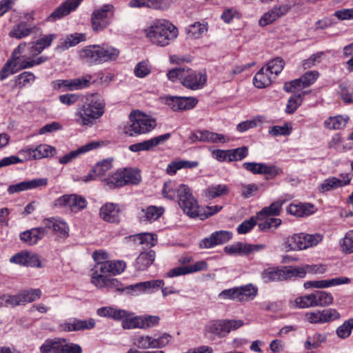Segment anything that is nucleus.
I'll return each instance as SVG.
<instances>
[{
  "mask_svg": "<svg viewBox=\"0 0 353 353\" xmlns=\"http://www.w3.org/2000/svg\"><path fill=\"white\" fill-rule=\"evenodd\" d=\"M105 103L98 93L86 95L74 114L75 122L81 126H92L105 112Z\"/></svg>",
  "mask_w": 353,
  "mask_h": 353,
  "instance_id": "nucleus-1",
  "label": "nucleus"
},
{
  "mask_svg": "<svg viewBox=\"0 0 353 353\" xmlns=\"http://www.w3.org/2000/svg\"><path fill=\"white\" fill-rule=\"evenodd\" d=\"M162 195L170 200L177 197L179 205L184 213L188 216L196 214L197 201L188 185L173 181H167L163 185Z\"/></svg>",
  "mask_w": 353,
  "mask_h": 353,
  "instance_id": "nucleus-2",
  "label": "nucleus"
},
{
  "mask_svg": "<svg viewBox=\"0 0 353 353\" xmlns=\"http://www.w3.org/2000/svg\"><path fill=\"white\" fill-rule=\"evenodd\" d=\"M146 38L153 45L165 47L173 42L178 37L177 28L170 21L159 19L153 21L144 30Z\"/></svg>",
  "mask_w": 353,
  "mask_h": 353,
  "instance_id": "nucleus-3",
  "label": "nucleus"
},
{
  "mask_svg": "<svg viewBox=\"0 0 353 353\" xmlns=\"http://www.w3.org/2000/svg\"><path fill=\"white\" fill-rule=\"evenodd\" d=\"M119 54V49L105 44L88 46L79 52L80 58L91 65L116 61Z\"/></svg>",
  "mask_w": 353,
  "mask_h": 353,
  "instance_id": "nucleus-4",
  "label": "nucleus"
},
{
  "mask_svg": "<svg viewBox=\"0 0 353 353\" xmlns=\"http://www.w3.org/2000/svg\"><path fill=\"white\" fill-rule=\"evenodd\" d=\"M323 239V236L319 233L306 234L299 233L289 236L284 239L283 243L285 252L303 250L316 246Z\"/></svg>",
  "mask_w": 353,
  "mask_h": 353,
  "instance_id": "nucleus-5",
  "label": "nucleus"
},
{
  "mask_svg": "<svg viewBox=\"0 0 353 353\" xmlns=\"http://www.w3.org/2000/svg\"><path fill=\"white\" fill-rule=\"evenodd\" d=\"M131 124L128 127L130 136L150 132L157 125L155 119L140 111H134L130 114Z\"/></svg>",
  "mask_w": 353,
  "mask_h": 353,
  "instance_id": "nucleus-6",
  "label": "nucleus"
},
{
  "mask_svg": "<svg viewBox=\"0 0 353 353\" xmlns=\"http://www.w3.org/2000/svg\"><path fill=\"white\" fill-rule=\"evenodd\" d=\"M243 325L241 320H214L210 321L205 328L207 333L223 337L226 334L241 327Z\"/></svg>",
  "mask_w": 353,
  "mask_h": 353,
  "instance_id": "nucleus-7",
  "label": "nucleus"
},
{
  "mask_svg": "<svg viewBox=\"0 0 353 353\" xmlns=\"http://www.w3.org/2000/svg\"><path fill=\"white\" fill-rule=\"evenodd\" d=\"M54 205L57 208H68L72 212H77L84 209L87 205L85 199L77 194H65L54 202Z\"/></svg>",
  "mask_w": 353,
  "mask_h": 353,
  "instance_id": "nucleus-8",
  "label": "nucleus"
},
{
  "mask_svg": "<svg viewBox=\"0 0 353 353\" xmlns=\"http://www.w3.org/2000/svg\"><path fill=\"white\" fill-rule=\"evenodd\" d=\"M163 100L174 112L191 110L198 103L197 99L190 97L166 96Z\"/></svg>",
  "mask_w": 353,
  "mask_h": 353,
  "instance_id": "nucleus-9",
  "label": "nucleus"
},
{
  "mask_svg": "<svg viewBox=\"0 0 353 353\" xmlns=\"http://www.w3.org/2000/svg\"><path fill=\"white\" fill-rule=\"evenodd\" d=\"M352 175L348 173L340 174L339 177L330 176L324 179L319 186V191L325 193L335 190L350 183Z\"/></svg>",
  "mask_w": 353,
  "mask_h": 353,
  "instance_id": "nucleus-10",
  "label": "nucleus"
},
{
  "mask_svg": "<svg viewBox=\"0 0 353 353\" xmlns=\"http://www.w3.org/2000/svg\"><path fill=\"white\" fill-rule=\"evenodd\" d=\"M319 73L316 71H310L303 74L301 78L285 83L283 88L288 92H296L303 88L310 86L317 79Z\"/></svg>",
  "mask_w": 353,
  "mask_h": 353,
  "instance_id": "nucleus-11",
  "label": "nucleus"
},
{
  "mask_svg": "<svg viewBox=\"0 0 353 353\" xmlns=\"http://www.w3.org/2000/svg\"><path fill=\"white\" fill-rule=\"evenodd\" d=\"M108 268L110 265H94L92 269L91 282L97 288L109 287L111 285H114L117 281L116 279L109 277L110 274L107 270Z\"/></svg>",
  "mask_w": 353,
  "mask_h": 353,
  "instance_id": "nucleus-12",
  "label": "nucleus"
},
{
  "mask_svg": "<svg viewBox=\"0 0 353 353\" xmlns=\"http://www.w3.org/2000/svg\"><path fill=\"white\" fill-rule=\"evenodd\" d=\"M206 75L196 72L190 68H185L181 80V84L190 90H195L201 88L206 82Z\"/></svg>",
  "mask_w": 353,
  "mask_h": 353,
  "instance_id": "nucleus-13",
  "label": "nucleus"
},
{
  "mask_svg": "<svg viewBox=\"0 0 353 353\" xmlns=\"http://www.w3.org/2000/svg\"><path fill=\"white\" fill-rule=\"evenodd\" d=\"M114 7L112 4H105L101 8L95 10L91 17L92 28L94 31H100L105 28L108 23L105 21L108 13L114 14Z\"/></svg>",
  "mask_w": 353,
  "mask_h": 353,
  "instance_id": "nucleus-14",
  "label": "nucleus"
},
{
  "mask_svg": "<svg viewBox=\"0 0 353 353\" xmlns=\"http://www.w3.org/2000/svg\"><path fill=\"white\" fill-rule=\"evenodd\" d=\"M192 143L196 141L206 142L211 143H225L229 141V139L221 134H218L208 130H197L192 132L190 137Z\"/></svg>",
  "mask_w": 353,
  "mask_h": 353,
  "instance_id": "nucleus-15",
  "label": "nucleus"
},
{
  "mask_svg": "<svg viewBox=\"0 0 353 353\" xmlns=\"http://www.w3.org/2000/svg\"><path fill=\"white\" fill-rule=\"evenodd\" d=\"M42 224L46 228V234L50 229L61 238L65 239L69 236V227L67 223L60 218H47L43 219Z\"/></svg>",
  "mask_w": 353,
  "mask_h": 353,
  "instance_id": "nucleus-16",
  "label": "nucleus"
},
{
  "mask_svg": "<svg viewBox=\"0 0 353 353\" xmlns=\"http://www.w3.org/2000/svg\"><path fill=\"white\" fill-rule=\"evenodd\" d=\"M83 0H65L49 16V20L56 21L75 11Z\"/></svg>",
  "mask_w": 353,
  "mask_h": 353,
  "instance_id": "nucleus-17",
  "label": "nucleus"
},
{
  "mask_svg": "<svg viewBox=\"0 0 353 353\" xmlns=\"http://www.w3.org/2000/svg\"><path fill=\"white\" fill-rule=\"evenodd\" d=\"M48 180L47 178H38L30 181H24L17 184L11 185L8 188V192L12 194L26 190H32L40 187L46 186Z\"/></svg>",
  "mask_w": 353,
  "mask_h": 353,
  "instance_id": "nucleus-18",
  "label": "nucleus"
},
{
  "mask_svg": "<svg viewBox=\"0 0 353 353\" xmlns=\"http://www.w3.org/2000/svg\"><path fill=\"white\" fill-rule=\"evenodd\" d=\"M291 7L288 4L274 6L270 10L265 12L259 19V26H266L277 19L285 15L290 10Z\"/></svg>",
  "mask_w": 353,
  "mask_h": 353,
  "instance_id": "nucleus-19",
  "label": "nucleus"
},
{
  "mask_svg": "<svg viewBox=\"0 0 353 353\" xmlns=\"http://www.w3.org/2000/svg\"><path fill=\"white\" fill-rule=\"evenodd\" d=\"M170 137V134L169 133L159 135L143 142L132 144L129 146V150L134 152L150 151L154 147L164 143Z\"/></svg>",
  "mask_w": 353,
  "mask_h": 353,
  "instance_id": "nucleus-20",
  "label": "nucleus"
},
{
  "mask_svg": "<svg viewBox=\"0 0 353 353\" xmlns=\"http://www.w3.org/2000/svg\"><path fill=\"white\" fill-rule=\"evenodd\" d=\"M121 210L119 205L113 203H106L99 210L100 217L105 221L118 223L120 221Z\"/></svg>",
  "mask_w": 353,
  "mask_h": 353,
  "instance_id": "nucleus-21",
  "label": "nucleus"
},
{
  "mask_svg": "<svg viewBox=\"0 0 353 353\" xmlns=\"http://www.w3.org/2000/svg\"><path fill=\"white\" fill-rule=\"evenodd\" d=\"M230 232L220 230L212 233L210 237L203 239L200 243L202 248H210L215 245L225 243L232 239Z\"/></svg>",
  "mask_w": 353,
  "mask_h": 353,
  "instance_id": "nucleus-22",
  "label": "nucleus"
},
{
  "mask_svg": "<svg viewBox=\"0 0 353 353\" xmlns=\"http://www.w3.org/2000/svg\"><path fill=\"white\" fill-rule=\"evenodd\" d=\"M46 235V228L42 225L21 232L20 239L28 245H34Z\"/></svg>",
  "mask_w": 353,
  "mask_h": 353,
  "instance_id": "nucleus-23",
  "label": "nucleus"
},
{
  "mask_svg": "<svg viewBox=\"0 0 353 353\" xmlns=\"http://www.w3.org/2000/svg\"><path fill=\"white\" fill-rule=\"evenodd\" d=\"M26 46V43H20L12 52V60L13 61L17 70L33 67L32 59L26 58L25 56H21V54Z\"/></svg>",
  "mask_w": 353,
  "mask_h": 353,
  "instance_id": "nucleus-24",
  "label": "nucleus"
},
{
  "mask_svg": "<svg viewBox=\"0 0 353 353\" xmlns=\"http://www.w3.org/2000/svg\"><path fill=\"white\" fill-rule=\"evenodd\" d=\"M164 213L163 207L150 205L143 208L139 213V219L141 222L152 223L159 219Z\"/></svg>",
  "mask_w": 353,
  "mask_h": 353,
  "instance_id": "nucleus-25",
  "label": "nucleus"
},
{
  "mask_svg": "<svg viewBox=\"0 0 353 353\" xmlns=\"http://www.w3.org/2000/svg\"><path fill=\"white\" fill-rule=\"evenodd\" d=\"M95 321L92 319L89 320L74 319L61 325L62 330L65 332L90 330L94 327Z\"/></svg>",
  "mask_w": 353,
  "mask_h": 353,
  "instance_id": "nucleus-26",
  "label": "nucleus"
},
{
  "mask_svg": "<svg viewBox=\"0 0 353 353\" xmlns=\"http://www.w3.org/2000/svg\"><path fill=\"white\" fill-rule=\"evenodd\" d=\"M99 146V143L98 142L93 141L88 143L79 148L77 150H72L69 153L60 157L59 159V162L61 164H67L72 161L76 158H77L80 154L89 152L93 149L98 148Z\"/></svg>",
  "mask_w": 353,
  "mask_h": 353,
  "instance_id": "nucleus-27",
  "label": "nucleus"
},
{
  "mask_svg": "<svg viewBox=\"0 0 353 353\" xmlns=\"http://www.w3.org/2000/svg\"><path fill=\"white\" fill-rule=\"evenodd\" d=\"M287 212L296 217L307 216L314 212V205L305 203H291L286 209Z\"/></svg>",
  "mask_w": 353,
  "mask_h": 353,
  "instance_id": "nucleus-28",
  "label": "nucleus"
},
{
  "mask_svg": "<svg viewBox=\"0 0 353 353\" xmlns=\"http://www.w3.org/2000/svg\"><path fill=\"white\" fill-rule=\"evenodd\" d=\"M285 203V200L279 199L269 206L264 207L257 214L259 220H263L265 217L275 216L280 214L283 205Z\"/></svg>",
  "mask_w": 353,
  "mask_h": 353,
  "instance_id": "nucleus-29",
  "label": "nucleus"
},
{
  "mask_svg": "<svg viewBox=\"0 0 353 353\" xmlns=\"http://www.w3.org/2000/svg\"><path fill=\"white\" fill-rule=\"evenodd\" d=\"M56 38L54 34H46L41 39H38L36 42L32 43L30 48V53L32 56L40 54L44 49L49 47L52 41Z\"/></svg>",
  "mask_w": 353,
  "mask_h": 353,
  "instance_id": "nucleus-30",
  "label": "nucleus"
},
{
  "mask_svg": "<svg viewBox=\"0 0 353 353\" xmlns=\"http://www.w3.org/2000/svg\"><path fill=\"white\" fill-rule=\"evenodd\" d=\"M275 77L270 74L269 70H265V67H263L254 76L253 83L258 88H264L269 86Z\"/></svg>",
  "mask_w": 353,
  "mask_h": 353,
  "instance_id": "nucleus-31",
  "label": "nucleus"
},
{
  "mask_svg": "<svg viewBox=\"0 0 353 353\" xmlns=\"http://www.w3.org/2000/svg\"><path fill=\"white\" fill-rule=\"evenodd\" d=\"M41 296V291L39 289L25 290L17 294L19 305H24L38 300Z\"/></svg>",
  "mask_w": 353,
  "mask_h": 353,
  "instance_id": "nucleus-32",
  "label": "nucleus"
},
{
  "mask_svg": "<svg viewBox=\"0 0 353 353\" xmlns=\"http://www.w3.org/2000/svg\"><path fill=\"white\" fill-rule=\"evenodd\" d=\"M229 187L225 184H216L208 186L203 192L204 195L209 199L228 194Z\"/></svg>",
  "mask_w": 353,
  "mask_h": 353,
  "instance_id": "nucleus-33",
  "label": "nucleus"
},
{
  "mask_svg": "<svg viewBox=\"0 0 353 353\" xmlns=\"http://www.w3.org/2000/svg\"><path fill=\"white\" fill-rule=\"evenodd\" d=\"M64 339L56 338L46 340L40 347L41 353H61Z\"/></svg>",
  "mask_w": 353,
  "mask_h": 353,
  "instance_id": "nucleus-34",
  "label": "nucleus"
},
{
  "mask_svg": "<svg viewBox=\"0 0 353 353\" xmlns=\"http://www.w3.org/2000/svg\"><path fill=\"white\" fill-rule=\"evenodd\" d=\"M33 28L26 22H21L14 26L9 32V36L17 39L28 37L32 32Z\"/></svg>",
  "mask_w": 353,
  "mask_h": 353,
  "instance_id": "nucleus-35",
  "label": "nucleus"
},
{
  "mask_svg": "<svg viewBox=\"0 0 353 353\" xmlns=\"http://www.w3.org/2000/svg\"><path fill=\"white\" fill-rule=\"evenodd\" d=\"M208 32V26L205 23L195 22L190 25L186 30L189 39H197L202 37Z\"/></svg>",
  "mask_w": 353,
  "mask_h": 353,
  "instance_id": "nucleus-36",
  "label": "nucleus"
},
{
  "mask_svg": "<svg viewBox=\"0 0 353 353\" xmlns=\"http://www.w3.org/2000/svg\"><path fill=\"white\" fill-rule=\"evenodd\" d=\"M155 259V252L154 250L141 252L137 257L136 263L137 269L139 270H145L149 268Z\"/></svg>",
  "mask_w": 353,
  "mask_h": 353,
  "instance_id": "nucleus-37",
  "label": "nucleus"
},
{
  "mask_svg": "<svg viewBox=\"0 0 353 353\" xmlns=\"http://www.w3.org/2000/svg\"><path fill=\"white\" fill-rule=\"evenodd\" d=\"M314 307H324L332 303V295L325 291H318L312 293Z\"/></svg>",
  "mask_w": 353,
  "mask_h": 353,
  "instance_id": "nucleus-38",
  "label": "nucleus"
},
{
  "mask_svg": "<svg viewBox=\"0 0 353 353\" xmlns=\"http://www.w3.org/2000/svg\"><path fill=\"white\" fill-rule=\"evenodd\" d=\"M198 165L197 161H190L187 160H179L172 161L167 167L166 172L170 175L176 174L177 170L182 168H192Z\"/></svg>",
  "mask_w": 353,
  "mask_h": 353,
  "instance_id": "nucleus-39",
  "label": "nucleus"
},
{
  "mask_svg": "<svg viewBox=\"0 0 353 353\" xmlns=\"http://www.w3.org/2000/svg\"><path fill=\"white\" fill-rule=\"evenodd\" d=\"M348 120L347 116L330 117L324 121V125L329 130H340L346 125Z\"/></svg>",
  "mask_w": 353,
  "mask_h": 353,
  "instance_id": "nucleus-40",
  "label": "nucleus"
},
{
  "mask_svg": "<svg viewBox=\"0 0 353 353\" xmlns=\"http://www.w3.org/2000/svg\"><path fill=\"white\" fill-rule=\"evenodd\" d=\"M97 313L100 316L112 318L115 320H120L126 316V311L115 309L111 307H103L99 308Z\"/></svg>",
  "mask_w": 353,
  "mask_h": 353,
  "instance_id": "nucleus-41",
  "label": "nucleus"
},
{
  "mask_svg": "<svg viewBox=\"0 0 353 353\" xmlns=\"http://www.w3.org/2000/svg\"><path fill=\"white\" fill-rule=\"evenodd\" d=\"M133 241L145 247H153L157 243V236L153 233H141L132 236Z\"/></svg>",
  "mask_w": 353,
  "mask_h": 353,
  "instance_id": "nucleus-42",
  "label": "nucleus"
},
{
  "mask_svg": "<svg viewBox=\"0 0 353 353\" xmlns=\"http://www.w3.org/2000/svg\"><path fill=\"white\" fill-rule=\"evenodd\" d=\"M121 171L123 185L128 184H138L141 181V174L138 170L125 168Z\"/></svg>",
  "mask_w": 353,
  "mask_h": 353,
  "instance_id": "nucleus-43",
  "label": "nucleus"
},
{
  "mask_svg": "<svg viewBox=\"0 0 353 353\" xmlns=\"http://www.w3.org/2000/svg\"><path fill=\"white\" fill-rule=\"evenodd\" d=\"M340 314L332 308L318 310V324H323L338 320L340 318Z\"/></svg>",
  "mask_w": 353,
  "mask_h": 353,
  "instance_id": "nucleus-44",
  "label": "nucleus"
},
{
  "mask_svg": "<svg viewBox=\"0 0 353 353\" xmlns=\"http://www.w3.org/2000/svg\"><path fill=\"white\" fill-rule=\"evenodd\" d=\"M289 304L292 308L304 309L313 307L314 303L312 300V294H310L305 296H298L294 300H290Z\"/></svg>",
  "mask_w": 353,
  "mask_h": 353,
  "instance_id": "nucleus-45",
  "label": "nucleus"
},
{
  "mask_svg": "<svg viewBox=\"0 0 353 353\" xmlns=\"http://www.w3.org/2000/svg\"><path fill=\"white\" fill-rule=\"evenodd\" d=\"M238 301H248L253 299L257 293V290L252 285H247L240 288H237Z\"/></svg>",
  "mask_w": 353,
  "mask_h": 353,
  "instance_id": "nucleus-46",
  "label": "nucleus"
},
{
  "mask_svg": "<svg viewBox=\"0 0 353 353\" xmlns=\"http://www.w3.org/2000/svg\"><path fill=\"white\" fill-rule=\"evenodd\" d=\"M223 208L222 206L220 205H213V206H205L201 210L199 209V205H197L196 208V214L194 216H189L192 218L199 217L201 220H204L208 219L217 212H219Z\"/></svg>",
  "mask_w": 353,
  "mask_h": 353,
  "instance_id": "nucleus-47",
  "label": "nucleus"
},
{
  "mask_svg": "<svg viewBox=\"0 0 353 353\" xmlns=\"http://www.w3.org/2000/svg\"><path fill=\"white\" fill-rule=\"evenodd\" d=\"M281 269L274 267L268 268L261 272V279L265 283L274 281L283 280Z\"/></svg>",
  "mask_w": 353,
  "mask_h": 353,
  "instance_id": "nucleus-48",
  "label": "nucleus"
},
{
  "mask_svg": "<svg viewBox=\"0 0 353 353\" xmlns=\"http://www.w3.org/2000/svg\"><path fill=\"white\" fill-rule=\"evenodd\" d=\"M119 321H122V326L124 329H142L143 327L141 316H132V314L128 312H126V316Z\"/></svg>",
  "mask_w": 353,
  "mask_h": 353,
  "instance_id": "nucleus-49",
  "label": "nucleus"
},
{
  "mask_svg": "<svg viewBox=\"0 0 353 353\" xmlns=\"http://www.w3.org/2000/svg\"><path fill=\"white\" fill-rule=\"evenodd\" d=\"M34 150L33 157L35 158V160L52 157L56 152L54 148L46 144H41L34 148Z\"/></svg>",
  "mask_w": 353,
  "mask_h": 353,
  "instance_id": "nucleus-50",
  "label": "nucleus"
},
{
  "mask_svg": "<svg viewBox=\"0 0 353 353\" xmlns=\"http://www.w3.org/2000/svg\"><path fill=\"white\" fill-rule=\"evenodd\" d=\"M258 223V227L261 231L266 232L270 230H276L281 224V219L274 217H265Z\"/></svg>",
  "mask_w": 353,
  "mask_h": 353,
  "instance_id": "nucleus-51",
  "label": "nucleus"
},
{
  "mask_svg": "<svg viewBox=\"0 0 353 353\" xmlns=\"http://www.w3.org/2000/svg\"><path fill=\"white\" fill-rule=\"evenodd\" d=\"M133 344L139 349H154V338L148 335L137 336L134 338Z\"/></svg>",
  "mask_w": 353,
  "mask_h": 353,
  "instance_id": "nucleus-52",
  "label": "nucleus"
},
{
  "mask_svg": "<svg viewBox=\"0 0 353 353\" xmlns=\"http://www.w3.org/2000/svg\"><path fill=\"white\" fill-rule=\"evenodd\" d=\"M85 39V35L81 33H74L68 35L59 46L62 50L68 49Z\"/></svg>",
  "mask_w": 353,
  "mask_h": 353,
  "instance_id": "nucleus-53",
  "label": "nucleus"
},
{
  "mask_svg": "<svg viewBox=\"0 0 353 353\" xmlns=\"http://www.w3.org/2000/svg\"><path fill=\"white\" fill-rule=\"evenodd\" d=\"M284 66V60L281 57H276L267 63L265 70H269L270 74L273 75L276 78V77L283 70Z\"/></svg>",
  "mask_w": 353,
  "mask_h": 353,
  "instance_id": "nucleus-54",
  "label": "nucleus"
},
{
  "mask_svg": "<svg viewBox=\"0 0 353 353\" xmlns=\"http://www.w3.org/2000/svg\"><path fill=\"white\" fill-rule=\"evenodd\" d=\"M91 75H86L84 77L70 79V91L82 90L89 87L91 84L92 80Z\"/></svg>",
  "mask_w": 353,
  "mask_h": 353,
  "instance_id": "nucleus-55",
  "label": "nucleus"
},
{
  "mask_svg": "<svg viewBox=\"0 0 353 353\" xmlns=\"http://www.w3.org/2000/svg\"><path fill=\"white\" fill-rule=\"evenodd\" d=\"M326 334L321 333H315L312 336H308L305 342V348L310 350L313 348L319 347L321 343L325 342Z\"/></svg>",
  "mask_w": 353,
  "mask_h": 353,
  "instance_id": "nucleus-56",
  "label": "nucleus"
},
{
  "mask_svg": "<svg viewBox=\"0 0 353 353\" xmlns=\"http://www.w3.org/2000/svg\"><path fill=\"white\" fill-rule=\"evenodd\" d=\"M103 184L110 188H114L123 186L121 171L119 170L115 173L109 175L102 180Z\"/></svg>",
  "mask_w": 353,
  "mask_h": 353,
  "instance_id": "nucleus-57",
  "label": "nucleus"
},
{
  "mask_svg": "<svg viewBox=\"0 0 353 353\" xmlns=\"http://www.w3.org/2000/svg\"><path fill=\"white\" fill-rule=\"evenodd\" d=\"M305 92H302L299 94L295 93L288 99L286 105L287 113L292 114L296 110V109L301 104L303 97L305 95Z\"/></svg>",
  "mask_w": 353,
  "mask_h": 353,
  "instance_id": "nucleus-58",
  "label": "nucleus"
},
{
  "mask_svg": "<svg viewBox=\"0 0 353 353\" xmlns=\"http://www.w3.org/2000/svg\"><path fill=\"white\" fill-rule=\"evenodd\" d=\"M352 330L353 318L344 321L342 325L339 326L336 330V334L341 339H345L351 335Z\"/></svg>",
  "mask_w": 353,
  "mask_h": 353,
  "instance_id": "nucleus-59",
  "label": "nucleus"
},
{
  "mask_svg": "<svg viewBox=\"0 0 353 353\" xmlns=\"http://www.w3.org/2000/svg\"><path fill=\"white\" fill-rule=\"evenodd\" d=\"M340 96L345 103L353 102V83H343L340 85Z\"/></svg>",
  "mask_w": 353,
  "mask_h": 353,
  "instance_id": "nucleus-60",
  "label": "nucleus"
},
{
  "mask_svg": "<svg viewBox=\"0 0 353 353\" xmlns=\"http://www.w3.org/2000/svg\"><path fill=\"white\" fill-rule=\"evenodd\" d=\"M152 70V67L147 61L139 62L134 67V73L138 78H145L148 76Z\"/></svg>",
  "mask_w": 353,
  "mask_h": 353,
  "instance_id": "nucleus-61",
  "label": "nucleus"
},
{
  "mask_svg": "<svg viewBox=\"0 0 353 353\" xmlns=\"http://www.w3.org/2000/svg\"><path fill=\"white\" fill-rule=\"evenodd\" d=\"M35 79L36 77L33 73L24 72L16 77L15 85L19 88H22L28 84L32 83Z\"/></svg>",
  "mask_w": 353,
  "mask_h": 353,
  "instance_id": "nucleus-62",
  "label": "nucleus"
},
{
  "mask_svg": "<svg viewBox=\"0 0 353 353\" xmlns=\"http://www.w3.org/2000/svg\"><path fill=\"white\" fill-rule=\"evenodd\" d=\"M225 252L232 255H246L245 243L242 242H236L232 245H227L224 248Z\"/></svg>",
  "mask_w": 353,
  "mask_h": 353,
  "instance_id": "nucleus-63",
  "label": "nucleus"
},
{
  "mask_svg": "<svg viewBox=\"0 0 353 353\" xmlns=\"http://www.w3.org/2000/svg\"><path fill=\"white\" fill-rule=\"evenodd\" d=\"M241 195L244 199H248L253 196L259 190L258 185L254 183H240L239 185Z\"/></svg>",
  "mask_w": 353,
  "mask_h": 353,
  "instance_id": "nucleus-64",
  "label": "nucleus"
}]
</instances>
